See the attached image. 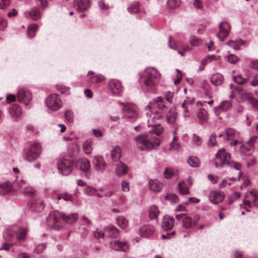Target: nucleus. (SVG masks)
<instances>
[{
	"label": "nucleus",
	"mask_w": 258,
	"mask_h": 258,
	"mask_svg": "<svg viewBox=\"0 0 258 258\" xmlns=\"http://www.w3.org/2000/svg\"><path fill=\"white\" fill-rule=\"evenodd\" d=\"M134 140L137 148L141 151H149L160 145L159 139L151 133L137 136Z\"/></svg>",
	"instance_id": "1"
},
{
	"label": "nucleus",
	"mask_w": 258,
	"mask_h": 258,
	"mask_svg": "<svg viewBox=\"0 0 258 258\" xmlns=\"http://www.w3.org/2000/svg\"><path fill=\"white\" fill-rule=\"evenodd\" d=\"M161 74L154 68H148L145 70L144 74L140 77L143 87L147 91L155 89L159 84Z\"/></svg>",
	"instance_id": "2"
},
{
	"label": "nucleus",
	"mask_w": 258,
	"mask_h": 258,
	"mask_svg": "<svg viewBox=\"0 0 258 258\" xmlns=\"http://www.w3.org/2000/svg\"><path fill=\"white\" fill-rule=\"evenodd\" d=\"M230 154L226 152L225 149L219 150L216 155L215 166L216 167H221L225 164H227L229 167L239 170L238 177V180L239 181L242 176V172L240 171L241 165L236 162H230Z\"/></svg>",
	"instance_id": "3"
},
{
	"label": "nucleus",
	"mask_w": 258,
	"mask_h": 258,
	"mask_svg": "<svg viewBox=\"0 0 258 258\" xmlns=\"http://www.w3.org/2000/svg\"><path fill=\"white\" fill-rule=\"evenodd\" d=\"M57 169L63 175H68L71 173L73 169V163L70 157L60 158L57 162Z\"/></svg>",
	"instance_id": "4"
},
{
	"label": "nucleus",
	"mask_w": 258,
	"mask_h": 258,
	"mask_svg": "<svg viewBox=\"0 0 258 258\" xmlns=\"http://www.w3.org/2000/svg\"><path fill=\"white\" fill-rule=\"evenodd\" d=\"M41 153V145L39 143H33L27 148L25 155V159L29 162H33L38 158Z\"/></svg>",
	"instance_id": "5"
},
{
	"label": "nucleus",
	"mask_w": 258,
	"mask_h": 258,
	"mask_svg": "<svg viewBox=\"0 0 258 258\" xmlns=\"http://www.w3.org/2000/svg\"><path fill=\"white\" fill-rule=\"evenodd\" d=\"M123 105L122 108L124 116L123 117L128 120L129 121L134 122L136 120L138 117V108L134 104L127 103L125 104L120 103Z\"/></svg>",
	"instance_id": "6"
},
{
	"label": "nucleus",
	"mask_w": 258,
	"mask_h": 258,
	"mask_svg": "<svg viewBox=\"0 0 258 258\" xmlns=\"http://www.w3.org/2000/svg\"><path fill=\"white\" fill-rule=\"evenodd\" d=\"M146 108L152 112L159 111L161 112L163 115V112L166 110L167 106L163 98L158 97L154 99L152 101H150Z\"/></svg>",
	"instance_id": "7"
},
{
	"label": "nucleus",
	"mask_w": 258,
	"mask_h": 258,
	"mask_svg": "<svg viewBox=\"0 0 258 258\" xmlns=\"http://www.w3.org/2000/svg\"><path fill=\"white\" fill-rule=\"evenodd\" d=\"M61 212L52 211L49 214L46 219L47 226L51 229H59L62 226V223L59 220L61 218Z\"/></svg>",
	"instance_id": "8"
},
{
	"label": "nucleus",
	"mask_w": 258,
	"mask_h": 258,
	"mask_svg": "<svg viewBox=\"0 0 258 258\" xmlns=\"http://www.w3.org/2000/svg\"><path fill=\"white\" fill-rule=\"evenodd\" d=\"M45 102L47 107L52 111H57L62 106V101L56 94L48 96L45 100Z\"/></svg>",
	"instance_id": "9"
},
{
	"label": "nucleus",
	"mask_w": 258,
	"mask_h": 258,
	"mask_svg": "<svg viewBox=\"0 0 258 258\" xmlns=\"http://www.w3.org/2000/svg\"><path fill=\"white\" fill-rule=\"evenodd\" d=\"M17 98L19 102L28 106L32 99V94L27 89L21 88L18 90Z\"/></svg>",
	"instance_id": "10"
},
{
	"label": "nucleus",
	"mask_w": 258,
	"mask_h": 258,
	"mask_svg": "<svg viewBox=\"0 0 258 258\" xmlns=\"http://www.w3.org/2000/svg\"><path fill=\"white\" fill-rule=\"evenodd\" d=\"M219 31L217 35L220 40L223 41L229 35L230 26L227 22H223L219 24Z\"/></svg>",
	"instance_id": "11"
},
{
	"label": "nucleus",
	"mask_w": 258,
	"mask_h": 258,
	"mask_svg": "<svg viewBox=\"0 0 258 258\" xmlns=\"http://www.w3.org/2000/svg\"><path fill=\"white\" fill-rule=\"evenodd\" d=\"M110 247L114 250L126 251L129 248V244L126 242L114 240L110 242Z\"/></svg>",
	"instance_id": "12"
},
{
	"label": "nucleus",
	"mask_w": 258,
	"mask_h": 258,
	"mask_svg": "<svg viewBox=\"0 0 258 258\" xmlns=\"http://www.w3.org/2000/svg\"><path fill=\"white\" fill-rule=\"evenodd\" d=\"M25 16L27 19L37 21L41 17V13L38 8H33L25 11Z\"/></svg>",
	"instance_id": "13"
},
{
	"label": "nucleus",
	"mask_w": 258,
	"mask_h": 258,
	"mask_svg": "<svg viewBox=\"0 0 258 258\" xmlns=\"http://www.w3.org/2000/svg\"><path fill=\"white\" fill-rule=\"evenodd\" d=\"M175 218L177 220H182V226L183 227L189 229L192 227V219L186 213L176 214Z\"/></svg>",
	"instance_id": "14"
},
{
	"label": "nucleus",
	"mask_w": 258,
	"mask_h": 258,
	"mask_svg": "<svg viewBox=\"0 0 258 258\" xmlns=\"http://www.w3.org/2000/svg\"><path fill=\"white\" fill-rule=\"evenodd\" d=\"M29 231L28 227H16V239L20 242H24L26 239V236Z\"/></svg>",
	"instance_id": "15"
},
{
	"label": "nucleus",
	"mask_w": 258,
	"mask_h": 258,
	"mask_svg": "<svg viewBox=\"0 0 258 258\" xmlns=\"http://www.w3.org/2000/svg\"><path fill=\"white\" fill-rule=\"evenodd\" d=\"M93 164L96 170L103 172L105 170L106 164L103 158L100 156H94Z\"/></svg>",
	"instance_id": "16"
},
{
	"label": "nucleus",
	"mask_w": 258,
	"mask_h": 258,
	"mask_svg": "<svg viewBox=\"0 0 258 258\" xmlns=\"http://www.w3.org/2000/svg\"><path fill=\"white\" fill-rule=\"evenodd\" d=\"M224 198V194L223 192L215 190L211 191L209 197L210 201L214 205H217L222 202Z\"/></svg>",
	"instance_id": "17"
},
{
	"label": "nucleus",
	"mask_w": 258,
	"mask_h": 258,
	"mask_svg": "<svg viewBox=\"0 0 258 258\" xmlns=\"http://www.w3.org/2000/svg\"><path fill=\"white\" fill-rule=\"evenodd\" d=\"M109 90L113 94L119 95L122 90L120 82L117 80H111L109 82Z\"/></svg>",
	"instance_id": "18"
},
{
	"label": "nucleus",
	"mask_w": 258,
	"mask_h": 258,
	"mask_svg": "<svg viewBox=\"0 0 258 258\" xmlns=\"http://www.w3.org/2000/svg\"><path fill=\"white\" fill-rule=\"evenodd\" d=\"M232 106V103L230 100L223 101L220 103L219 106L214 108V111L216 114H219L221 112H225L228 110Z\"/></svg>",
	"instance_id": "19"
},
{
	"label": "nucleus",
	"mask_w": 258,
	"mask_h": 258,
	"mask_svg": "<svg viewBox=\"0 0 258 258\" xmlns=\"http://www.w3.org/2000/svg\"><path fill=\"white\" fill-rule=\"evenodd\" d=\"M149 189L154 192H159L163 187V183L157 179H150L148 181Z\"/></svg>",
	"instance_id": "20"
},
{
	"label": "nucleus",
	"mask_w": 258,
	"mask_h": 258,
	"mask_svg": "<svg viewBox=\"0 0 258 258\" xmlns=\"http://www.w3.org/2000/svg\"><path fill=\"white\" fill-rule=\"evenodd\" d=\"M149 112L150 113L147 112V114L148 115H150L148 119V126H155L156 121L158 120L162 117V113L159 111H157V112H152L151 111Z\"/></svg>",
	"instance_id": "21"
},
{
	"label": "nucleus",
	"mask_w": 258,
	"mask_h": 258,
	"mask_svg": "<svg viewBox=\"0 0 258 258\" xmlns=\"http://www.w3.org/2000/svg\"><path fill=\"white\" fill-rule=\"evenodd\" d=\"M154 232V228L151 225H144L139 230V234L143 237H148L152 236Z\"/></svg>",
	"instance_id": "22"
},
{
	"label": "nucleus",
	"mask_w": 258,
	"mask_h": 258,
	"mask_svg": "<svg viewBox=\"0 0 258 258\" xmlns=\"http://www.w3.org/2000/svg\"><path fill=\"white\" fill-rule=\"evenodd\" d=\"M257 139L256 137H252L249 139V140L247 141V144L249 145V148H246L245 147H242L240 148V151L242 154L245 155H250L252 152V149L254 146V144L255 142L256 139Z\"/></svg>",
	"instance_id": "23"
},
{
	"label": "nucleus",
	"mask_w": 258,
	"mask_h": 258,
	"mask_svg": "<svg viewBox=\"0 0 258 258\" xmlns=\"http://www.w3.org/2000/svg\"><path fill=\"white\" fill-rule=\"evenodd\" d=\"M174 219L169 216H165L162 220V227L165 230L171 229L174 226Z\"/></svg>",
	"instance_id": "24"
},
{
	"label": "nucleus",
	"mask_w": 258,
	"mask_h": 258,
	"mask_svg": "<svg viewBox=\"0 0 258 258\" xmlns=\"http://www.w3.org/2000/svg\"><path fill=\"white\" fill-rule=\"evenodd\" d=\"M197 116L200 124L207 122L209 117L208 111L203 108L199 109L197 113Z\"/></svg>",
	"instance_id": "25"
},
{
	"label": "nucleus",
	"mask_w": 258,
	"mask_h": 258,
	"mask_svg": "<svg viewBox=\"0 0 258 258\" xmlns=\"http://www.w3.org/2000/svg\"><path fill=\"white\" fill-rule=\"evenodd\" d=\"M61 219L64 222L72 224L76 222L78 219V215L76 213H73L69 215H66L64 213H61Z\"/></svg>",
	"instance_id": "26"
},
{
	"label": "nucleus",
	"mask_w": 258,
	"mask_h": 258,
	"mask_svg": "<svg viewBox=\"0 0 258 258\" xmlns=\"http://www.w3.org/2000/svg\"><path fill=\"white\" fill-rule=\"evenodd\" d=\"M75 3L77 6V10L80 12H82L87 10L90 7L89 0H74Z\"/></svg>",
	"instance_id": "27"
},
{
	"label": "nucleus",
	"mask_w": 258,
	"mask_h": 258,
	"mask_svg": "<svg viewBox=\"0 0 258 258\" xmlns=\"http://www.w3.org/2000/svg\"><path fill=\"white\" fill-rule=\"evenodd\" d=\"M127 167L123 163L120 162L116 165L115 172L118 176H124L127 173Z\"/></svg>",
	"instance_id": "28"
},
{
	"label": "nucleus",
	"mask_w": 258,
	"mask_h": 258,
	"mask_svg": "<svg viewBox=\"0 0 258 258\" xmlns=\"http://www.w3.org/2000/svg\"><path fill=\"white\" fill-rule=\"evenodd\" d=\"M78 165L81 171L84 172H87L90 169V163L86 158H82L78 161Z\"/></svg>",
	"instance_id": "29"
},
{
	"label": "nucleus",
	"mask_w": 258,
	"mask_h": 258,
	"mask_svg": "<svg viewBox=\"0 0 258 258\" xmlns=\"http://www.w3.org/2000/svg\"><path fill=\"white\" fill-rule=\"evenodd\" d=\"M3 237L6 240L12 241L16 237V227L5 230L3 233Z\"/></svg>",
	"instance_id": "30"
},
{
	"label": "nucleus",
	"mask_w": 258,
	"mask_h": 258,
	"mask_svg": "<svg viewBox=\"0 0 258 258\" xmlns=\"http://www.w3.org/2000/svg\"><path fill=\"white\" fill-rule=\"evenodd\" d=\"M22 112V108L18 105L14 104L10 108V113L14 118L19 117L21 115Z\"/></svg>",
	"instance_id": "31"
},
{
	"label": "nucleus",
	"mask_w": 258,
	"mask_h": 258,
	"mask_svg": "<svg viewBox=\"0 0 258 258\" xmlns=\"http://www.w3.org/2000/svg\"><path fill=\"white\" fill-rule=\"evenodd\" d=\"M160 214L158 207L155 205L151 206L149 209V216L150 219H155L158 222V216Z\"/></svg>",
	"instance_id": "32"
},
{
	"label": "nucleus",
	"mask_w": 258,
	"mask_h": 258,
	"mask_svg": "<svg viewBox=\"0 0 258 258\" xmlns=\"http://www.w3.org/2000/svg\"><path fill=\"white\" fill-rule=\"evenodd\" d=\"M105 233L107 236L114 238L118 235V230L113 226H109L104 228Z\"/></svg>",
	"instance_id": "33"
},
{
	"label": "nucleus",
	"mask_w": 258,
	"mask_h": 258,
	"mask_svg": "<svg viewBox=\"0 0 258 258\" xmlns=\"http://www.w3.org/2000/svg\"><path fill=\"white\" fill-rule=\"evenodd\" d=\"M223 79V76L222 74L216 73L212 76L211 82L215 86H220L222 84Z\"/></svg>",
	"instance_id": "34"
},
{
	"label": "nucleus",
	"mask_w": 258,
	"mask_h": 258,
	"mask_svg": "<svg viewBox=\"0 0 258 258\" xmlns=\"http://www.w3.org/2000/svg\"><path fill=\"white\" fill-rule=\"evenodd\" d=\"M249 77L250 72L249 71H247V77L246 78H243L241 75H238L237 76H233V80L234 81V82L239 85H243L249 79Z\"/></svg>",
	"instance_id": "35"
},
{
	"label": "nucleus",
	"mask_w": 258,
	"mask_h": 258,
	"mask_svg": "<svg viewBox=\"0 0 258 258\" xmlns=\"http://www.w3.org/2000/svg\"><path fill=\"white\" fill-rule=\"evenodd\" d=\"M177 117V113L174 109H170L166 114V119L169 123H173L175 122Z\"/></svg>",
	"instance_id": "36"
},
{
	"label": "nucleus",
	"mask_w": 258,
	"mask_h": 258,
	"mask_svg": "<svg viewBox=\"0 0 258 258\" xmlns=\"http://www.w3.org/2000/svg\"><path fill=\"white\" fill-rule=\"evenodd\" d=\"M244 41L241 40H236L235 41L229 40L226 43V44L234 50H238L240 49V46L244 44Z\"/></svg>",
	"instance_id": "37"
},
{
	"label": "nucleus",
	"mask_w": 258,
	"mask_h": 258,
	"mask_svg": "<svg viewBox=\"0 0 258 258\" xmlns=\"http://www.w3.org/2000/svg\"><path fill=\"white\" fill-rule=\"evenodd\" d=\"M190 44L193 47H198L203 43V40L195 35H191L189 39Z\"/></svg>",
	"instance_id": "38"
},
{
	"label": "nucleus",
	"mask_w": 258,
	"mask_h": 258,
	"mask_svg": "<svg viewBox=\"0 0 258 258\" xmlns=\"http://www.w3.org/2000/svg\"><path fill=\"white\" fill-rule=\"evenodd\" d=\"M12 185L9 181H7L0 185V195H5L11 190Z\"/></svg>",
	"instance_id": "39"
},
{
	"label": "nucleus",
	"mask_w": 258,
	"mask_h": 258,
	"mask_svg": "<svg viewBox=\"0 0 258 258\" xmlns=\"http://www.w3.org/2000/svg\"><path fill=\"white\" fill-rule=\"evenodd\" d=\"M188 164L192 167H198L201 164L199 159L196 156H190L187 159Z\"/></svg>",
	"instance_id": "40"
},
{
	"label": "nucleus",
	"mask_w": 258,
	"mask_h": 258,
	"mask_svg": "<svg viewBox=\"0 0 258 258\" xmlns=\"http://www.w3.org/2000/svg\"><path fill=\"white\" fill-rule=\"evenodd\" d=\"M121 154V149L119 147H115L111 153V158L113 161H116L119 159Z\"/></svg>",
	"instance_id": "41"
},
{
	"label": "nucleus",
	"mask_w": 258,
	"mask_h": 258,
	"mask_svg": "<svg viewBox=\"0 0 258 258\" xmlns=\"http://www.w3.org/2000/svg\"><path fill=\"white\" fill-rule=\"evenodd\" d=\"M177 172V170L172 168L167 167L165 169L163 174L166 178L169 179L173 176L176 175Z\"/></svg>",
	"instance_id": "42"
},
{
	"label": "nucleus",
	"mask_w": 258,
	"mask_h": 258,
	"mask_svg": "<svg viewBox=\"0 0 258 258\" xmlns=\"http://www.w3.org/2000/svg\"><path fill=\"white\" fill-rule=\"evenodd\" d=\"M92 141L90 139L87 140L83 144V148L85 154H90L92 153Z\"/></svg>",
	"instance_id": "43"
},
{
	"label": "nucleus",
	"mask_w": 258,
	"mask_h": 258,
	"mask_svg": "<svg viewBox=\"0 0 258 258\" xmlns=\"http://www.w3.org/2000/svg\"><path fill=\"white\" fill-rule=\"evenodd\" d=\"M38 29V26L36 24L30 25L27 31V35L29 37L33 38L35 36L36 32Z\"/></svg>",
	"instance_id": "44"
},
{
	"label": "nucleus",
	"mask_w": 258,
	"mask_h": 258,
	"mask_svg": "<svg viewBox=\"0 0 258 258\" xmlns=\"http://www.w3.org/2000/svg\"><path fill=\"white\" fill-rule=\"evenodd\" d=\"M117 225L122 229H125L128 225L127 220L122 216L118 217L116 219Z\"/></svg>",
	"instance_id": "45"
},
{
	"label": "nucleus",
	"mask_w": 258,
	"mask_h": 258,
	"mask_svg": "<svg viewBox=\"0 0 258 258\" xmlns=\"http://www.w3.org/2000/svg\"><path fill=\"white\" fill-rule=\"evenodd\" d=\"M23 194L28 197H33L36 194V190L32 187H27L23 190Z\"/></svg>",
	"instance_id": "46"
},
{
	"label": "nucleus",
	"mask_w": 258,
	"mask_h": 258,
	"mask_svg": "<svg viewBox=\"0 0 258 258\" xmlns=\"http://www.w3.org/2000/svg\"><path fill=\"white\" fill-rule=\"evenodd\" d=\"M177 138L176 136H174L172 141L170 143L169 150L173 151H177L180 147L179 144L177 142Z\"/></svg>",
	"instance_id": "47"
},
{
	"label": "nucleus",
	"mask_w": 258,
	"mask_h": 258,
	"mask_svg": "<svg viewBox=\"0 0 258 258\" xmlns=\"http://www.w3.org/2000/svg\"><path fill=\"white\" fill-rule=\"evenodd\" d=\"M167 5L170 9H175L179 6L180 0H168L167 2Z\"/></svg>",
	"instance_id": "48"
},
{
	"label": "nucleus",
	"mask_w": 258,
	"mask_h": 258,
	"mask_svg": "<svg viewBox=\"0 0 258 258\" xmlns=\"http://www.w3.org/2000/svg\"><path fill=\"white\" fill-rule=\"evenodd\" d=\"M153 126L154 128L152 132H151V134H154L157 136H160L163 132L164 129L159 124L156 123V125ZM149 133H151V132H150Z\"/></svg>",
	"instance_id": "49"
},
{
	"label": "nucleus",
	"mask_w": 258,
	"mask_h": 258,
	"mask_svg": "<svg viewBox=\"0 0 258 258\" xmlns=\"http://www.w3.org/2000/svg\"><path fill=\"white\" fill-rule=\"evenodd\" d=\"M178 187L180 193L182 195L188 194L189 191L188 189L186 187L184 182H179L178 184Z\"/></svg>",
	"instance_id": "50"
},
{
	"label": "nucleus",
	"mask_w": 258,
	"mask_h": 258,
	"mask_svg": "<svg viewBox=\"0 0 258 258\" xmlns=\"http://www.w3.org/2000/svg\"><path fill=\"white\" fill-rule=\"evenodd\" d=\"M252 201V205L254 207H258V197L254 191H251L249 192Z\"/></svg>",
	"instance_id": "51"
},
{
	"label": "nucleus",
	"mask_w": 258,
	"mask_h": 258,
	"mask_svg": "<svg viewBox=\"0 0 258 258\" xmlns=\"http://www.w3.org/2000/svg\"><path fill=\"white\" fill-rule=\"evenodd\" d=\"M64 117L69 122H73L74 121V114L71 110H68L64 113Z\"/></svg>",
	"instance_id": "52"
},
{
	"label": "nucleus",
	"mask_w": 258,
	"mask_h": 258,
	"mask_svg": "<svg viewBox=\"0 0 258 258\" xmlns=\"http://www.w3.org/2000/svg\"><path fill=\"white\" fill-rule=\"evenodd\" d=\"M98 191L97 189L91 186H87L85 189V192L88 196H95Z\"/></svg>",
	"instance_id": "53"
},
{
	"label": "nucleus",
	"mask_w": 258,
	"mask_h": 258,
	"mask_svg": "<svg viewBox=\"0 0 258 258\" xmlns=\"http://www.w3.org/2000/svg\"><path fill=\"white\" fill-rule=\"evenodd\" d=\"M104 78L101 75H96L90 77V81L92 83H98L103 80Z\"/></svg>",
	"instance_id": "54"
},
{
	"label": "nucleus",
	"mask_w": 258,
	"mask_h": 258,
	"mask_svg": "<svg viewBox=\"0 0 258 258\" xmlns=\"http://www.w3.org/2000/svg\"><path fill=\"white\" fill-rule=\"evenodd\" d=\"M187 105H188V103L186 100H184L181 105V107L182 108L183 111L184 112L183 115H184V116L185 117H189L190 115V113H189V110L188 109Z\"/></svg>",
	"instance_id": "55"
},
{
	"label": "nucleus",
	"mask_w": 258,
	"mask_h": 258,
	"mask_svg": "<svg viewBox=\"0 0 258 258\" xmlns=\"http://www.w3.org/2000/svg\"><path fill=\"white\" fill-rule=\"evenodd\" d=\"M56 89L62 94H68L69 92L70 88L62 85H56Z\"/></svg>",
	"instance_id": "56"
},
{
	"label": "nucleus",
	"mask_w": 258,
	"mask_h": 258,
	"mask_svg": "<svg viewBox=\"0 0 258 258\" xmlns=\"http://www.w3.org/2000/svg\"><path fill=\"white\" fill-rule=\"evenodd\" d=\"M227 60L229 62L234 64L240 60V58L233 54H230L227 56Z\"/></svg>",
	"instance_id": "57"
},
{
	"label": "nucleus",
	"mask_w": 258,
	"mask_h": 258,
	"mask_svg": "<svg viewBox=\"0 0 258 258\" xmlns=\"http://www.w3.org/2000/svg\"><path fill=\"white\" fill-rule=\"evenodd\" d=\"M61 199H62L63 200L66 201H69L72 200V197L71 195L68 194L67 193L58 194L57 195V199L59 200Z\"/></svg>",
	"instance_id": "58"
},
{
	"label": "nucleus",
	"mask_w": 258,
	"mask_h": 258,
	"mask_svg": "<svg viewBox=\"0 0 258 258\" xmlns=\"http://www.w3.org/2000/svg\"><path fill=\"white\" fill-rule=\"evenodd\" d=\"M225 133L227 136L226 140H231L234 136L235 130L233 128H228L225 131Z\"/></svg>",
	"instance_id": "59"
},
{
	"label": "nucleus",
	"mask_w": 258,
	"mask_h": 258,
	"mask_svg": "<svg viewBox=\"0 0 258 258\" xmlns=\"http://www.w3.org/2000/svg\"><path fill=\"white\" fill-rule=\"evenodd\" d=\"M192 141L194 144L196 146H200L202 143L201 138L195 134L192 135Z\"/></svg>",
	"instance_id": "60"
},
{
	"label": "nucleus",
	"mask_w": 258,
	"mask_h": 258,
	"mask_svg": "<svg viewBox=\"0 0 258 258\" xmlns=\"http://www.w3.org/2000/svg\"><path fill=\"white\" fill-rule=\"evenodd\" d=\"M139 7V3H135L134 4H133L132 5L128 7L127 10L130 13H137L139 11V10L138 9Z\"/></svg>",
	"instance_id": "61"
},
{
	"label": "nucleus",
	"mask_w": 258,
	"mask_h": 258,
	"mask_svg": "<svg viewBox=\"0 0 258 258\" xmlns=\"http://www.w3.org/2000/svg\"><path fill=\"white\" fill-rule=\"evenodd\" d=\"M105 234H106V233H105L104 231L103 232H102L99 231L98 229H96L93 232L94 237L97 239L104 238Z\"/></svg>",
	"instance_id": "62"
},
{
	"label": "nucleus",
	"mask_w": 258,
	"mask_h": 258,
	"mask_svg": "<svg viewBox=\"0 0 258 258\" xmlns=\"http://www.w3.org/2000/svg\"><path fill=\"white\" fill-rule=\"evenodd\" d=\"M240 197V193L239 192H234L232 194V195L230 196V200L229 203L231 204L235 200L238 199Z\"/></svg>",
	"instance_id": "63"
},
{
	"label": "nucleus",
	"mask_w": 258,
	"mask_h": 258,
	"mask_svg": "<svg viewBox=\"0 0 258 258\" xmlns=\"http://www.w3.org/2000/svg\"><path fill=\"white\" fill-rule=\"evenodd\" d=\"M121 189L124 192H128L130 190V187L128 182L125 180H123L121 182Z\"/></svg>",
	"instance_id": "64"
}]
</instances>
